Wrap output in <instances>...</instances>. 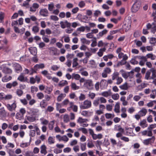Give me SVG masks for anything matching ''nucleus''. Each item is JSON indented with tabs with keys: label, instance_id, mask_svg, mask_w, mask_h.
Instances as JSON below:
<instances>
[{
	"label": "nucleus",
	"instance_id": "1",
	"mask_svg": "<svg viewBox=\"0 0 156 156\" xmlns=\"http://www.w3.org/2000/svg\"><path fill=\"white\" fill-rule=\"evenodd\" d=\"M83 86L88 90H92L93 88V81L91 80H86Z\"/></svg>",
	"mask_w": 156,
	"mask_h": 156
},
{
	"label": "nucleus",
	"instance_id": "2",
	"mask_svg": "<svg viewBox=\"0 0 156 156\" xmlns=\"http://www.w3.org/2000/svg\"><path fill=\"white\" fill-rule=\"evenodd\" d=\"M91 106V102L90 101L86 100L83 102V104L80 105V108L82 109H86L90 108Z\"/></svg>",
	"mask_w": 156,
	"mask_h": 156
},
{
	"label": "nucleus",
	"instance_id": "3",
	"mask_svg": "<svg viewBox=\"0 0 156 156\" xmlns=\"http://www.w3.org/2000/svg\"><path fill=\"white\" fill-rule=\"evenodd\" d=\"M146 26L147 29H151V32L154 34L156 32V23L153 22L152 24L148 23Z\"/></svg>",
	"mask_w": 156,
	"mask_h": 156
},
{
	"label": "nucleus",
	"instance_id": "4",
	"mask_svg": "<svg viewBox=\"0 0 156 156\" xmlns=\"http://www.w3.org/2000/svg\"><path fill=\"white\" fill-rule=\"evenodd\" d=\"M41 79L40 77L37 76H35V78H34L33 77H31L30 78V83L31 84H34L36 82V81L37 83H38L40 81Z\"/></svg>",
	"mask_w": 156,
	"mask_h": 156
},
{
	"label": "nucleus",
	"instance_id": "5",
	"mask_svg": "<svg viewBox=\"0 0 156 156\" xmlns=\"http://www.w3.org/2000/svg\"><path fill=\"white\" fill-rule=\"evenodd\" d=\"M140 6V5L139 4L135 3L132 6L131 8L132 12H136L139 9Z\"/></svg>",
	"mask_w": 156,
	"mask_h": 156
},
{
	"label": "nucleus",
	"instance_id": "6",
	"mask_svg": "<svg viewBox=\"0 0 156 156\" xmlns=\"http://www.w3.org/2000/svg\"><path fill=\"white\" fill-rule=\"evenodd\" d=\"M155 139L154 136H153L151 138H149L144 140L143 143L146 145H148L150 143H153Z\"/></svg>",
	"mask_w": 156,
	"mask_h": 156
},
{
	"label": "nucleus",
	"instance_id": "7",
	"mask_svg": "<svg viewBox=\"0 0 156 156\" xmlns=\"http://www.w3.org/2000/svg\"><path fill=\"white\" fill-rule=\"evenodd\" d=\"M39 13L41 15L43 16L47 17L48 16V11L46 9H41Z\"/></svg>",
	"mask_w": 156,
	"mask_h": 156
},
{
	"label": "nucleus",
	"instance_id": "8",
	"mask_svg": "<svg viewBox=\"0 0 156 156\" xmlns=\"http://www.w3.org/2000/svg\"><path fill=\"white\" fill-rule=\"evenodd\" d=\"M16 105L15 103H13L11 105L9 104H7L6 107L10 111H12L13 110H14L16 108Z\"/></svg>",
	"mask_w": 156,
	"mask_h": 156
},
{
	"label": "nucleus",
	"instance_id": "9",
	"mask_svg": "<svg viewBox=\"0 0 156 156\" xmlns=\"http://www.w3.org/2000/svg\"><path fill=\"white\" fill-rule=\"evenodd\" d=\"M28 49L31 54L34 56H36L37 55V49L35 47H31L29 48Z\"/></svg>",
	"mask_w": 156,
	"mask_h": 156
},
{
	"label": "nucleus",
	"instance_id": "10",
	"mask_svg": "<svg viewBox=\"0 0 156 156\" xmlns=\"http://www.w3.org/2000/svg\"><path fill=\"white\" fill-rule=\"evenodd\" d=\"M2 72L5 74H10L12 73V70L9 68L4 67L2 70Z\"/></svg>",
	"mask_w": 156,
	"mask_h": 156
},
{
	"label": "nucleus",
	"instance_id": "11",
	"mask_svg": "<svg viewBox=\"0 0 156 156\" xmlns=\"http://www.w3.org/2000/svg\"><path fill=\"white\" fill-rule=\"evenodd\" d=\"M150 70L151 72L152 73L151 79H154V78L156 77V70H155L154 68H152Z\"/></svg>",
	"mask_w": 156,
	"mask_h": 156
},
{
	"label": "nucleus",
	"instance_id": "12",
	"mask_svg": "<svg viewBox=\"0 0 156 156\" xmlns=\"http://www.w3.org/2000/svg\"><path fill=\"white\" fill-rule=\"evenodd\" d=\"M45 67V65L44 63L36 64L34 66V68L36 69L37 70L39 69H43Z\"/></svg>",
	"mask_w": 156,
	"mask_h": 156
},
{
	"label": "nucleus",
	"instance_id": "13",
	"mask_svg": "<svg viewBox=\"0 0 156 156\" xmlns=\"http://www.w3.org/2000/svg\"><path fill=\"white\" fill-rule=\"evenodd\" d=\"M41 154H44V155L47 153L46 151V147L44 145H42L41 147Z\"/></svg>",
	"mask_w": 156,
	"mask_h": 156
},
{
	"label": "nucleus",
	"instance_id": "14",
	"mask_svg": "<svg viewBox=\"0 0 156 156\" xmlns=\"http://www.w3.org/2000/svg\"><path fill=\"white\" fill-rule=\"evenodd\" d=\"M108 30L106 29H105L100 32L97 35L98 38L102 37L104 34H105L107 33Z\"/></svg>",
	"mask_w": 156,
	"mask_h": 156
},
{
	"label": "nucleus",
	"instance_id": "15",
	"mask_svg": "<svg viewBox=\"0 0 156 156\" xmlns=\"http://www.w3.org/2000/svg\"><path fill=\"white\" fill-rule=\"evenodd\" d=\"M147 112V111L146 109L144 108L139 111V113L141 116H143L145 115L146 113Z\"/></svg>",
	"mask_w": 156,
	"mask_h": 156
},
{
	"label": "nucleus",
	"instance_id": "16",
	"mask_svg": "<svg viewBox=\"0 0 156 156\" xmlns=\"http://www.w3.org/2000/svg\"><path fill=\"white\" fill-rule=\"evenodd\" d=\"M126 61H124L122 59L116 65L114 66V67H118L120 66H122L125 64L126 63Z\"/></svg>",
	"mask_w": 156,
	"mask_h": 156
},
{
	"label": "nucleus",
	"instance_id": "17",
	"mask_svg": "<svg viewBox=\"0 0 156 156\" xmlns=\"http://www.w3.org/2000/svg\"><path fill=\"white\" fill-rule=\"evenodd\" d=\"M80 41L82 44H85L89 45L90 43V41L89 40H87L85 38H81Z\"/></svg>",
	"mask_w": 156,
	"mask_h": 156
},
{
	"label": "nucleus",
	"instance_id": "18",
	"mask_svg": "<svg viewBox=\"0 0 156 156\" xmlns=\"http://www.w3.org/2000/svg\"><path fill=\"white\" fill-rule=\"evenodd\" d=\"M140 125L143 128H144L147 126V123L145 119H143L140 122Z\"/></svg>",
	"mask_w": 156,
	"mask_h": 156
},
{
	"label": "nucleus",
	"instance_id": "19",
	"mask_svg": "<svg viewBox=\"0 0 156 156\" xmlns=\"http://www.w3.org/2000/svg\"><path fill=\"white\" fill-rule=\"evenodd\" d=\"M119 87L122 90H127L129 88L127 83L126 82L123 85L120 86Z\"/></svg>",
	"mask_w": 156,
	"mask_h": 156
},
{
	"label": "nucleus",
	"instance_id": "20",
	"mask_svg": "<svg viewBox=\"0 0 156 156\" xmlns=\"http://www.w3.org/2000/svg\"><path fill=\"white\" fill-rule=\"evenodd\" d=\"M112 94V93L110 90H109L108 91L104 92L102 93V95L106 97H108L109 96H110Z\"/></svg>",
	"mask_w": 156,
	"mask_h": 156
},
{
	"label": "nucleus",
	"instance_id": "21",
	"mask_svg": "<svg viewBox=\"0 0 156 156\" xmlns=\"http://www.w3.org/2000/svg\"><path fill=\"white\" fill-rule=\"evenodd\" d=\"M105 48L99 49V51L98 53V55L99 57H101L103 55V52L106 51Z\"/></svg>",
	"mask_w": 156,
	"mask_h": 156
},
{
	"label": "nucleus",
	"instance_id": "22",
	"mask_svg": "<svg viewBox=\"0 0 156 156\" xmlns=\"http://www.w3.org/2000/svg\"><path fill=\"white\" fill-rule=\"evenodd\" d=\"M119 103L117 102L115 105L114 111L116 113H118L119 112Z\"/></svg>",
	"mask_w": 156,
	"mask_h": 156
},
{
	"label": "nucleus",
	"instance_id": "23",
	"mask_svg": "<svg viewBox=\"0 0 156 156\" xmlns=\"http://www.w3.org/2000/svg\"><path fill=\"white\" fill-rule=\"evenodd\" d=\"M66 96V94H60L57 97V101L58 102L61 101Z\"/></svg>",
	"mask_w": 156,
	"mask_h": 156
},
{
	"label": "nucleus",
	"instance_id": "24",
	"mask_svg": "<svg viewBox=\"0 0 156 156\" xmlns=\"http://www.w3.org/2000/svg\"><path fill=\"white\" fill-rule=\"evenodd\" d=\"M80 78V76L78 74L73 73L72 74V79H74L76 80H79Z\"/></svg>",
	"mask_w": 156,
	"mask_h": 156
},
{
	"label": "nucleus",
	"instance_id": "25",
	"mask_svg": "<svg viewBox=\"0 0 156 156\" xmlns=\"http://www.w3.org/2000/svg\"><path fill=\"white\" fill-rule=\"evenodd\" d=\"M105 117L107 119H112L115 117L114 114L106 113L105 115Z\"/></svg>",
	"mask_w": 156,
	"mask_h": 156
},
{
	"label": "nucleus",
	"instance_id": "26",
	"mask_svg": "<svg viewBox=\"0 0 156 156\" xmlns=\"http://www.w3.org/2000/svg\"><path fill=\"white\" fill-rule=\"evenodd\" d=\"M22 69V68L20 64H17L16 65L15 69L17 72L18 73L19 71H21Z\"/></svg>",
	"mask_w": 156,
	"mask_h": 156
},
{
	"label": "nucleus",
	"instance_id": "27",
	"mask_svg": "<svg viewBox=\"0 0 156 156\" xmlns=\"http://www.w3.org/2000/svg\"><path fill=\"white\" fill-rule=\"evenodd\" d=\"M47 105V104L46 103L45 100H43L40 103V107L42 108H45Z\"/></svg>",
	"mask_w": 156,
	"mask_h": 156
},
{
	"label": "nucleus",
	"instance_id": "28",
	"mask_svg": "<svg viewBox=\"0 0 156 156\" xmlns=\"http://www.w3.org/2000/svg\"><path fill=\"white\" fill-rule=\"evenodd\" d=\"M119 73L117 72H114L112 75V80H114L117 78L119 77Z\"/></svg>",
	"mask_w": 156,
	"mask_h": 156
},
{
	"label": "nucleus",
	"instance_id": "29",
	"mask_svg": "<svg viewBox=\"0 0 156 156\" xmlns=\"http://www.w3.org/2000/svg\"><path fill=\"white\" fill-rule=\"evenodd\" d=\"M151 73L150 71H147L145 74V78L147 80H151L152 79H151V76H150Z\"/></svg>",
	"mask_w": 156,
	"mask_h": 156
},
{
	"label": "nucleus",
	"instance_id": "30",
	"mask_svg": "<svg viewBox=\"0 0 156 156\" xmlns=\"http://www.w3.org/2000/svg\"><path fill=\"white\" fill-rule=\"evenodd\" d=\"M71 86L72 89L74 90H76L79 89V87L77 86L75 83H72Z\"/></svg>",
	"mask_w": 156,
	"mask_h": 156
},
{
	"label": "nucleus",
	"instance_id": "31",
	"mask_svg": "<svg viewBox=\"0 0 156 156\" xmlns=\"http://www.w3.org/2000/svg\"><path fill=\"white\" fill-rule=\"evenodd\" d=\"M24 77L23 73H21L17 78V80L21 82H24Z\"/></svg>",
	"mask_w": 156,
	"mask_h": 156
},
{
	"label": "nucleus",
	"instance_id": "32",
	"mask_svg": "<svg viewBox=\"0 0 156 156\" xmlns=\"http://www.w3.org/2000/svg\"><path fill=\"white\" fill-rule=\"evenodd\" d=\"M87 121H88L87 119H83L80 117L79 118L77 121V122L80 123L85 122Z\"/></svg>",
	"mask_w": 156,
	"mask_h": 156
},
{
	"label": "nucleus",
	"instance_id": "33",
	"mask_svg": "<svg viewBox=\"0 0 156 156\" xmlns=\"http://www.w3.org/2000/svg\"><path fill=\"white\" fill-rule=\"evenodd\" d=\"M55 124V121H51L48 124V127L50 130H52L53 129L54 125Z\"/></svg>",
	"mask_w": 156,
	"mask_h": 156
},
{
	"label": "nucleus",
	"instance_id": "34",
	"mask_svg": "<svg viewBox=\"0 0 156 156\" xmlns=\"http://www.w3.org/2000/svg\"><path fill=\"white\" fill-rule=\"evenodd\" d=\"M36 96L38 99H41L44 98V95L42 93L39 92L37 94Z\"/></svg>",
	"mask_w": 156,
	"mask_h": 156
},
{
	"label": "nucleus",
	"instance_id": "35",
	"mask_svg": "<svg viewBox=\"0 0 156 156\" xmlns=\"http://www.w3.org/2000/svg\"><path fill=\"white\" fill-rule=\"evenodd\" d=\"M32 30L34 33H36L39 32V28L37 26H34L32 28Z\"/></svg>",
	"mask_w": 156,
	"mask_h": 156
},
{
	"label": "nucleus",
	"instance_id": "36",
	"mask_svg": "<svg viewBox=\"0 0 156 156\" xmlns=\"http://www.w3.org/2000/svg\"><path fill=\"white\" fill-rule=\"evenodd\" d=\"M86 143L83 144L81 143L80 144L81 149L82 151H84L86 149Z\"/></svg>",
	"mask_w": 156,
	"mask_h": 156
},
{
	"label": "nucleus",
	"instance_id": "37",
	"mask_svg": "<svg viewBox=\"0 0 156 156\" xmlns=\"http://www.w3.org/2000/svg\"><path fill=\"white\" fill-rule=\"evenodd\" d=\"M16 94L19 97L22 96L23 94V91L20 89H17L16 91Z\"/></svg>",
	"mask_w": 156,
	"mask_h": 156
},
{
	"label": "nucleus",
	"instance_id": "38",
	"mask_svg": "<svg viewBox=\"0 0 156 156\" xmlns=\"http://www.w3.org/2000/svg\"><path fill=\"white\" fill-rule=\"evenodd\" d=\"M48 142L49 144H54L55 142V139L51 136H49L48 139Z\"/></svg>",
	"mask_w": 156,
	"mask_h": 156
},
{
	"label": "nucleus",
	"instance_id": "39",
	"mask_svg": "<svg viewBox=\"0 0 156 156\" xmlns=\"http://www.w3.org/2000/svg\"><path fill=\"white\" fill-rule=\"evenodd\" d=\"M52 90V89L48 87H46L45 88V92L48 94H50Z\"/></svg>",
	"mask_w": 156,
	"mask_h": 156
},
{
	"label": "nucleus",
	"instance_id": "40",
	"mask_svg": "<svg viewBox=\"0 0 156 156\" xmlns=\"http://www.w3.org/2000/svg\"><path fill=\"white\" fill-rule=\"evenodd\" d=\"M31 92L32 93H34V92H37L38 90V88L35 86H32L30 87Z\"/></svg>",
	"mask_w": 156,
	"mask_h": 156
},
{
	"label": "nucleus",
	"instance_id": "41",
	"mask_svg": "<svg viewBox=\"0 0 156 156\" xmlns=\"http://www.w3.org/2000/svg\"><path fill=\"white\" fill-rule=\"evenodd\" d=\"M112 98L114 100H117L119 98V95L118 94H114L112 95Z\"/></svg>",
	"mask_w": 156,
	"mask_h": 156
},
{
	"label": "nucleus",
	"instance_id": "42",
	"mask_svg": "<svg viewBox=\"0 0 156 156\" xmlns=\"http://www.w3.org/2000/svg\"><path fill=\"white\" fill-rule=\"evenodd\" d=\"M150 42L151 44H155L156 43V38L153 37L150 38Z\"/></svg>",
	"mask_w": 156,
	"mask_h": 156
},
{
	"label": "nucleus",
	"instance_id": "43",
	"mask_svg": "<svg viewBox=\"0 0 156 156\" xmlns=\"http://www.w3.org/2000/svg\"><path fill=\"white\" fill-rule=\"evenodd\" d=\"M69 140V138L66 135H64L61 137V139H59V140H63L67 142Z\"/></svg>",
	"mask_w": 156,
	"mask_h": 156
},
{
	"label": "nucleus",
	"instance_id": "44",
	"mask_svg": "<svg viewBox=\"0 0 156 156\" xmlns=\"http://www.w3.org/2000/svg\"><path fill=\"white\" fill-rule=\"evenodd\" d=\"M72 61L68 59L66 62H65V64L68 67H70L71 66Z\"/></svg>",
	"mask_w": 156,
	"mask_h": 156
},
{
	"label": "nucleus",
	"instance_id": "45",
	"mask_svg": "<svg viewBox=\"0 0 156 156\" xmlns=\"http://www.w3.org/2000/svg\"><path fill=\"white\" fill-rule=\"evenodd\" d=\"M64 121L65 122H67L69 121V116L67 115H65L63 117Z\"/></svg>",
	"mask_w": 156,
	"mask_h": 156
},
{
	"label": "nucleus",
	"instance_id": "46",
	"mask_svg": "<svg viewBox=\"0 0 156 156\" xmlns=\"http://www.w3.org/2000/svg\"><path fill=\"white\" fill-rule=\"evenodd\" d=\"M98 99L101 103H105L106 102V100L103 97L98 98Z\"/></svg>",
	"mask_w": 156,
	"mask_h": 156
},
{
	"label": "nucleus",
	"instance_id": "47",
	"mask_svg": "<svg viewBox=\"0 0 156 156\" xmlns=\"http://www.w3.org/2000/svg\"><path fill=\"white\" fill-rule=\"evenodd\" d=\"M79 10V9L78 7H76L75 8H73L72 10V12L73 14H76Z\"/></svg>",
	"mask_w": 156,
	"mask_h": 156
},
{
	"label": "nucleus",
	"instance_id": "48",
	"mask_svg": "<svg viewBox=\"0 0 156 156\" xmlns=\"http://www.w3.org/2000/svg\"><path fill=\"white\" fill-rule=\"evenodd\" d=\"M54 8V6L53 3L49 4L48 5V9L50 11H52Z\"/></svg>",
	"mask_w": 156,
	"mask_h": 156
},
{
	"label": "nucleus",
	"instance_id": "49",
	"mask_svg": "<svg viewBox=\"0 0 156 156\" xmlns=\"http://www.w3.org/2000/svg\"><path fill=\"white\" fill-rule=\"evenodd\" d=\"M50 19L54 21H56L58 20V17L55 16L51 15L50 16Z\"/></svg>",
	"mask_w": 156,
	"mask_h": 156
},
{
	"label": "nucleus",
	"instance_id": "50",
	"mask_svg": "<svg viewBox=\"0 0 156 156\" xmlns=\"http://www.w3.org/2000/svg\"><path fill=\"white\" fill-rule=\"evenodd\" d=\"M99 100L98 98L97 99L95 100L93 102V104L95 106H97L99 104Z\"/></svg>",
	"mask_w": 156,
	"mask_h": 156
},
{
	"label": "nucleus",
	"instance_id": "51",
	"mask_svg": "<svg viewBox=\"0 0 156 156\" xmlns=\"http://www.w3.org/2000/svg\"><path fill=\"white\" fill-rule=\"evenodd\" d=\"M103 71L107 74H109L111 72V69L107 67L105 68Z\"/></svg>",
	"mask_w": 156,
	"mask_h": 156
},
{
	"label": "nucleus",
	"instance_id": "52",
	"mask_svg": "<svg viewBox=\"0 0 156 156\" xmlns=\"http://www.w3.org/2000/svg\"><path fill=\"white\" fill-rule=\"evenodd\" d=\"M122 81L123 80L121 77H118L117 79L116 84L118 85L119 84L122 82Z\"/></svg>",
	"mask_w": 156,
	"mask_h": 156
},
{
	"label": "nucleus",
	"instance_id": "53",
	"mask_svg": "<svg viewBox=\"0 0 156 156\" xmlns=\"http://www.w3.org/2000/svg\"><path fill=\"white\" fill-rule=\"evenodd\" d=\"M12 98V96L10 94H8L5 95L4 97V99L5 100H8L11 99Z\"/></svg>",
	"mask_w": 156,
	"mask_h": 156
},
{
	"label": "nucleus",
	"instance_id": "54",
	"mask_svg": "<svg viewBox=\"0 0 156 156\" xmlns=\"http://www.w3.org/2000/svg\"><path fill=\"white\" fill-rule=\"evenodd\" d=\"M68 84V82L66 80H65L64 81H63V82H60L59 83V85L60 86H63L65 85H67Z\"/></svg>",
	"mask_w": 156,
	"mask_h": 156
},
{
	"label": "nucleus",
	"instance_id": "55",
	"mask_svg": "<svg viewBox=\"0 0 156 156\" xmlns=\"http://www.w3.org/2000/svg\"><path fill=\"white\" fill-rule=\"evenodd\" d=\"M54 109V108L51 106H48L47 109L46 110V111L49 112H52Z\"/></svg>",
	"mask_w": 156,
	"mask_h": 156
},
{
	"label": "nucleus",
	"instance_id": "56",
	"mask_svg": "<svg viewBox=\"0 0 156 156\" xmlns=\"http://www.w3.org/2000/svg\"><path fill=\"white\" fill-rule=\"evenodd\" d=\"M35 130H31L30 132V136L31 137H34L35 135Z\"/></svg>",
	"mask_w": 156,
	"mask_h": 156
},
{
	"label": "nucleus",
	"instance_id": "57",
	"mask_svg": "<svg viewBox=\"0 0 156 156\" xmlns=\"http://www.w3.org/2000/svg\"><path fill=\"white\" fill-rule=\"evenodd\" d=\"M27 119L30 122H33L35 120V118L33 117L27 116Z\"/></svg>",
	"mask_w": 156,
	"mask_h": 156
},
{
	"label": "nucleus",
	"instance_id": "58",
	"mask_svg": "<svg viewBox=\"0 0 156 156\" xmlns=\"http://www.w3.org/2000/svg\"><path fill=\"white\" fill-rule=\"evenodd\" d=\"M155 127H156V124H151L148 127V129L151 130L152 129L155 128Z\"/></svg>",
	"mask_w": 156,
	"mask_h": 156
},
{
	"label": "nucleus",
	"instance_id": "59",
	"mask_svg": "<svg viewBox=\"0 0 156 156\" xmlns=\"http://www.w3.org/2000/svg\"><path fill=\"white\" fill-rule=\"evenodd\" d=\"M89 97L92 99H93L95 96V94L93 93H90L88 94Z\"/></svg>",
	"mask_w": 156,
	"mask_h": 156
},
{
	"label": "nucleus",
	"instance_id": "60",
	"mask_svg": "<svg viewBox=\"0 0 156 156\" xmlns=\"http://www.w3.org/2000/svg\"><path fill=\"white\" fill-rule=\"evenodd\" d=\"M101 12L99 10H96L94 13V16H95L97 17L99 15H100L101 14Z\"/></svg>",
	"mask_w": 156,
	"mask_h": 156
},
{
	"label": "nucleus",
	"instance_id": "61",
	"mask_svg": "<svg viewBox=\"0 0 156 156\" xmlns=\"http://www.w3.org/2000/svg\"><path fill=\"white\" fill-rule=\"evenodd\" d=\"M42 39L43 41L46 43H48L49 41V39L46 37L43 36L42 37Z\"/></svg>",
	"mask_w": 156,
	"mask_h": 156
},
{
	"label": "nucleus",
	"instance_id": "62",
	"mask_svg": "<svg viewBox=\"0 0 156 156\" xmlns=\"http://www.w3.org/2000/svg\"><path fill=\"white\" fill-rule=\"evenodd\" d=\"M122 76L125 79L128 78L129 76V74L127 73H123L122 74Z\"/></svg>",
	"mask_w": 156,
	"mask_h": 156
},
{
	"label": "nucleus",
	"instance_id": "63",
	"mask_svg": "<svg viewBox=\"0 0 156 156\" xmlns=\"http://www.w3.org/2000/svg\"><path fill=\"white\" fill-rule=\"evenodd\" d=\"M37 70H36L34 68H32L30 70L29 74L30 75H32L34 73H36Z\"/></svg>",
	"mask_w": 156,
	"mask_h": 156
},
{
	"label": "nucleus",
	"instance_id": "64",
	"mask_svg": "<svg viewBox=\"0 0 156 156\" xmlns=\"http://www.w3.org/2000/svg\"><path fill=\"white\" fill-rule=\"evenodd\" d=\"M20 101L24 105H26L27 104V101L25 99H20Z\"/></svg>",
	"mask_w": 156,
	"mask_h": 156
}]
</instances>
